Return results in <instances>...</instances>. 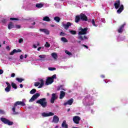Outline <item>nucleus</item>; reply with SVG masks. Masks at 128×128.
I'll return each mask as SVG.
<instances>
[{
    "label": "nucleus",
    "mask_w": 128,
    "mask_h": 128,
    "mask_svg": "<svg viewBox=\"0 0 128 128\" xmlns=\"http://www.w3.org/2000/svg\"><path fill=\"white\" fill-rule=\"evenodd\" d=\"M86 32H88V28H79V32L78 33V34L79 35L78 38L79 40H87L88 37H86V36H84V38L82 37V34H86Z\"/></svg>",
    "instance_id": "obj_1"
},
{
    "label": "nucleus",
    "mask_w": 128,
    "mask_h": 128,
    "mask_svg": "<svg viewBox=\"0 0 128 128\" xmlns=\"http://www.w3.org/2000/svg\"><path fill=\"white\" fill-rule=\"evenodd\" d=\"M18 106H26V104L24 102H20V101H18L15 102L14 104V106L12 108V110L13 112V114H18V112H16V108Z\"/></svg>",
    "instance_id": "obj_2"
},
{
    "label": "nucleus",
    "mask_w": 128,
    "mask_h": 128,
    "mask_svg": "<svg viewBox=\"0 0 128 128\" xmlns=\"http://www.w3.org/2000/svg\"><path fill=\"white\" fill-rule=\"evenodd\" d=\"M88 20V17L86 16V14H81L80 16H76L75 22H80V20Z\"/></svg>",
    "instance_id": "obj_3"
},
{
    "label": "nucleus",
    "mask_w": 128,
    "mask_h": 128,
    "mask_svg": "<svg viewBox=\"0 0 128 128\" xmlns=\"http://www.w3.org/2000/svg\"><path fill=\"white\" fill-rule=\"evenodd\" d=\"M56 78V75L54 74L52 77L48 78L45 83L46 86H48L52 84L54 82V80Z\"/></svg>",
    "instance_id": "obj_4"
},
{
    "label": "nucleus",
    "mask_w": 128,
    "mask_h": 128,
    "mask_svg": "<svg viewBox=\"0 0 128 128\" xmlns=\"http://www.w3.org/2000/svg\"><path fill=\"white\" fill-rule=\"evenodd\" d=\"M44 85V81L43 79H40L38 82H36L34 84L35 86H38V88H42Z\"/></svg>",
    "instance_id": "obj_5"
},
{
    "label": "nucleus",
    "mask_w": 128,
    "mask_h": 128,
    "mask_svg": "<svg viewBox=\"0 0 128 128\" xmlns=\"http://www.w3.org/2000/svg\"><path fill=\"white\" fill-rule=\"evenodd\" d=\"M36 104H40L42 108H46V98H43L37 100Z\"/></svg>",
    "instance_id": "obj_6"
},
{
    "label": "nucleus",
    "mask_w": 128,
    "mask_h": 128,
    "mask_svg": "<svg viewBox=\"0 0 128 128\" xmlns=\"http://www.w3.org/2000/svg\"><path fill=\"white\" fill-rule=\"evenodd\" d=\"M0 120L6 124H8V126H12L14 124V122H10L6 118H1Z\"/></svg>",
    "instance_id": "obj_7"
},
{
    "label": "nucleus",
    "mask_w": 128,
    "mask_h": 128,
    "mask_svg": "<svg viewBox=\"0 0 128 128\" xmlns=\"http://www.w3.org/2000/svg\"><path fill=\"white\" fill-rule=\"evenodd\" d=\"M40 96V94L36 93L35 94H34L32 98L29 100V102H32L34 100H36Z\"/></svg>",
    "instance_id": "obj_8"
},
{
    "label": "nucleus",
    "mask_w": 128,
    "mask_h": 128,
    "mask_svg": "<svg viewBox=\"0 0 128 128\" xmlns=\"http://www.w3.org/2000/svg\"><path fill=\"white\" fill-rule=\"evenodd\" d=\"M42 116L44 118H46V116H54V114L52 112H49L48 113L43 112L42 114Z\"/></svg>",
    "instance_id": "obj_9"
},
{
    "label": "nucleus",
    "mask_w": 128,
    "mask_h": 128,
    "mask_svg": "<svg viewBox=\"0 0 128 128\" xmlns=\"http://www.w3.org/2000/svg\"><path fill=\"white\" fill-rule=\"evenodd\" d=\"M58 98V95L56 94H52V98L50 99V102L51 104H54V100Z\"/></svg>",
    "instance_id": "obj_10"
},
{
    "label": "nucleus",
    "mask_w": 128,
    "mask_h": 128,
    "mask_svg": "<svg viewBox=\"0 0 128 128\" xmlns=\"http://www.w3.org/2000/svg\"><path fill=\"white\" fill-rule=\"evenodd\" d=\"M73 120L75 124H80V117L78 116H75L73 118Z\"/></svg>",
    "instance_id": "obj_11"
},
{
    "label": "nucleus",
    "mask_w": 128,
    "mask_h": 128,
    "mask_svg": "<svg viewBox=\"0 0 128 128\" xmlns=\"http://www.w3.org/2000/svg\"><path fill=\"white\" fill-rule=\"evenodd\" d=\"M6 84H7V86L5 88V92H10L12 86L8 82H6Z\"/></svg>",
    "instance_id": "obj_12"
},
{
    "label": "nucleus",
    "mask_w": 128,
    "mask_h": 128,
    "mask_svg": "<svg viewBox=\"0 0 128 128\" xmlns=\"http://www.w3.org/2000/svg\"><path fill=\"white\" fill-rule=\"evenodd\" d=\"M38 60H40L41 62H44V60H46V55L41 54L38 56Z\"/></svg>",
    "instance_id": "obj_13"
},
{
    "label": "nucleus",
    "mask_w": 128,
    "mask_h": 128,
    "mask_svg": "<svg viewBox=\"0 0 128 128\" xmlns=\"http://www.w3.org/2000/svg\"><path fill=\"white\" fill-rule=\"evenodd\" d=\"M73 102H74V100L72 98H71L68 100L66 102H64V106H67V104H68L69 106H72Z\"/></svg>",
    "instance_id": "obj_14"
},
{
    "label": "nucleus",
    "mask_w": 128,
    "mask_h": 128,
    "mask_svg": "<svg viewBox=\"0 0 128 128\" xmlns=\"http://www.w3.org/2000/svg\"><path fill=\"white\" fill-rule=\"evenodd\" d=\"M60 122V118L56 116H54L53 117L52 122L54 124H58Z\"/></svg>",
    "instance_id": "obj_15"
},
{
    "label": "nucleus",
    "mask_w": 128,
    "mask_h": 128,
    "mask_svg": "<svg viewBox=\"0 0 128 128\" xmlns=\"http://www.w3.org/2000/svg\"><path fill=\"white\" fill-rule=\"evenodd\" d=\"M62 24L65 30H68V28L72 26V24L70 22H67L66 24H64V22H62Z\"/></svg>",
    "instance_id": "obj_16"
},
{
    "label": "nucleus",
    "mask_w": 128,
    "mask_h": 128,
    "mask_svg": "<svg viewBox=\"0 0 128 128\" xmlns=\"http://www.w3.org/2000/svg\"><path fill=\"white\" fill-rule=\"evenodd\" d=\"M16 52H22V50L18 49V50H16L14 49L12 52H10V56H14V54H16Z\"/></svg>",
    "instance_id": "obj_17"
},
{
    "label": "nucleus",
    "mask_w": 128,
    "mask_h": 128,
    "mask_svg": "<svg viewBox=\"0 0 128 128\" xmlns=\"http://www.w3.org/2000/svg\"><path fill=\"white\" fill-rule=\"evenodd\" d=\"M40 31L45 33L46 34H50V30L46 28L40 29Z\"/></svg>",
    "instance_id": "obj_18"
},
{
    "label": "nucleus",
    "mask_w": 128,
    "mask_h": 128,
    "mask_svg": "<svg viewBox=\"0 0 128 128\" xmlns=\"http://www.w3.org/2000/svg\"><path fill=\"white\" fill-rule=\"evenodd\" d=\"M65 96H66V92H64V91H60V99L62 100V98H64Z\"/></svg>",
    "instance_id": "obj_19"
},
{
    "label": "nucleus",
    "mask_w": 128,
    "mask_h": 128,
    "mask_svg": "<svg viewBox=\"0 0 128 128\" xmlns=\"http://www.w3.org/2000/svg\"><path fill=\"white\" fill-rule=\"evenodd\" d=\"M120 0H118L114 3V6L116 8H120Z\"/></svg>",
    "instance_id": "obj_20"
},
{
    "label": "nucleus",
    "mask_w": 128,
    "mask_h": 128,
    "mask_svg": "<svg viewBox=\"0 0 128 128\" xmlns=\"http://www.w3.org/2000/svg\"><path fill=\"white\" fill-rule=\"evenodd\" d=\"M122 10H124V5H120V8L117 10V12L118 14H120Z\"/></svg>",
    "instance_id": "obj_21"
},
{
    "label": "nucleus",
    "mask_w": 128,
    "mask_h": 128,
    "mask_svg": "<svg viewBox=\"0 0 128 128\" xmlns=\"http://www.w3.org/2000/svg\"><path fill=\"white\" fill-rule=\"evenodd\" d=\"M62 126L63 128H68V124H66V120L63 121Z\"/></svg>",
    "instance_id": "obj_22"
},
{
    "label": "nucleus",
    "mask_w": 128,
    "mask_h": 128,
    "mask_svg": "<svg viewBox=\"0 0 128 128\" xmlns=\"http://www.w3.org/2000/svg\"><path fill=\"white\" fill-rule=\"evenodd\" d=\"M14 28V24L10 22L8 25V30H12V28Z\"/></svg>",
    "instance_id": "obj_23"
},
{
    "label": "nucleus",
    "mask_w": 128,
    "mask_h": 128,
    "mask_svg": "<svg viewBox=\"0 0 128 128\" xmlns=\"http://www.w3.org/2000/svg\"><path fill=\"white\" fill-rule=\"evenodd\" d=\"M42 20H44V22H50V18L48 16L44 17Z\"/></svg>",
    "instance_id": "obj_24"
},
{
    "label": "nucleus",
    "mask_w": 128,
    "mask_h": 128,
    "mask_svg": "<svg viewBox=\"0 0 128 128\" xmlns=\"http://www.w3.org/2000/svg\"><path fill=\"white\" fill-rule=\"evenodd\" d=\"M124 24L123 25H122L120 28H119V29L118 30V32L120 34L121 32H122V29L124 28Z\"/></svg>",
    "instance_id": "obj_25"
},
{
    "label": "nucleus",
    "mask_w": 128,
    "mask_h": 128,
    "mask_svg": "<svg viewBox=\"0 0 128 128\" xmlns=\"http://www.w3.org/2000/svg\"><path fill=\"white\" fill-rule=\"evenodd\" d=\"M52 56L54 60H56V58H58V54L56 52L52 53Z\"/></svg>",
    "instance_id": "obj_26"
},
{
    "label": "nucleus",
    "mask_w": 128,
    "mask_h": 128,
    "mask_svg": "<svg viewBox=\"0 0 128 128\" xmlns=\"http://www.w3.org/2000/svg\"><path fill=\"white\" fill-rule=\"evenodd\" d=\"M44 6V4H36V7L38 8H40Z\"/></svg>",
    "instance_id": "obj_27"
},
{
    "label": "nucleus",
    "mask_w": 128,
    "mask_h": 128,
    "mask_svg": "<svg viewBox=\"0 0 128 128\" xmlns=\"http://www.w3.org/2000/svg\"><path fill=\"white\" fill-rule=\"evenodd\" d=\"M91 22H92V26H98V24H95L94 20L92 19L91 20Z\"/></svg>",
    "instance_id": "obj_28"
},
{
    "label": "nucleus",
    "mask_w": 128,
    "mask_h": 128,
    "mask_svg": "<svg viewBox=\"0 0 128 128\" xmlns=\"http://www.w3.org/2000/svg\"><path fill=\"white\" fill-rule=\"evenodd\" d=\"M62 42H68V40L66 39V38L62 37L61 38Z\"/></svg>",
    "instance_id": "obj_29"
},
{
    "label": "nucleus",
    "mask_w": 128,
    "mask_h": 128,
    "mask_svg": "<svg viewBox=\"0 0 128 128\" xmlns=\"http://www.w3.org/2000/svg\"><path fill=\"white\" fill-rule=\"evenodd\" d=\"M54 20L56 22H60V18L58 16L55 17Z\"/></svg>",
    "instance_id": "obj_30"
},
{
    "label": "nucleus",
    "mask_w": 128,
    "mask_h": 128,
    "mask_svg": "<svg viewBox=\"0 0 128 128\" xmlns=\"http://www.w3.org/2000/svg\"><path fill=\"white\" fill-rule=\"evenodd\" d=\"M12 86L14 88H15V90H16V88H18V87H16V84L14 82H12Z\"/></svg>",
    "instance_id": "obj_31"
},
{
    "label": "nucleus",
    "mask_w": 128,
    "mask_h": 128,
    "mask_svg": "<svg viewBox=\"0 0 128 128\" xmlns=\"http://www.w3.org/2000/svg\"><path fill=\"white\" fill-rule=\"evenodd\" d=\"M36 92V89H32L31 91H30V94H34Z\"/></svg>",
    "instance_id": "obj_32"
},
{
    "label": "nucleus",
    "mask_w": 128,
    "mask_h": 128,
    "mask_svg": "<svg viewBox=\"0 0 128 128\" xmlns=\"http://www.w3.org/2000/svg\"><path fill=\"white\" fill-rule=\"evenodd\" d=\"M16 80H18V82H22L24 81V79L20 78H16Z\"/></svg>",
    "instance_id": "obj_33"
},
{
    "label": "nucleus",
    "mask_w": 128,
    "mask_h": 128,
    "mask_svg": "<svg viewBox=\"0 0 128 128\" xmlns=\"http://www.w3.org/2000/svg\"><path fill=\"white\" fill-rule=\"evenodd\" d=\"M44 46H46V48H50V44L48 42H46Z\"/></svg>",
    "instance_id": "obj_34"
},
{
    "label": "nucleus",
    "mask_w": 128,
    "mask_h": 128,
    "mask_svg": "<svg viewBox=\"0 0 128 128\" xmlns=\"http://www.w3.org/2000/svg\"><path fill=\"white\" fill-rule=\"evenodd\" d=\"M70 32L72 34H76V32L74 31V30H70Z\"/></svg>",
    "instance_id": "obj_35"
},
{
    "label": "nucleus",
    "mask_w": 128,
    "mask_h": 128,
    "mask_svg": "<svg viewBox=\"0 0 128 128\" xmlns=\"http://www.w3.org/2000/svg\"><path fill=\"white\" fill-rule=\"evenodd\" d=\"M65 52L66 54H68V56H72V53L67 50H65Z\"/></svg>",
    "instance_id": "obj_36"
},
{
    "label": "nucleus",
    "mask_w": 128,
    "mask_h": 128,
    "mask_svg": "<svg viewBox=\"0 0 128 128\" xmlns=\"http://www.w3.org/2000/svg\"><path fill=\"white\" fill-rule=\"evenodd\" d=\"M18 42L19 44H22V42H24V39L22 38L19 39Z\"/></svg>",
    "instance_id": "obj_37"
},
{
    "label": "nucleus",
    "mask_w": 128,
    "mask_h": 128,
    "mask_svg": "<svg viewBox=\"0 0 128 128\" xmlns=\"http://www.w3.org/2000/svg\"><path fill=\"white\" fill-rule=\"evenodd\" d=\"M49 70H56L55 68H48Z\"/></svg>",
    "instance_id": "obj_38"
},
{
    "label": "nucleus",
    "mask_w": 128,
    "mask_h": 128,
    "mask_svg": "<svg viewBox=\"0 0 128 128\" xmlns=\"http://www.w3.org/2000/svg\"><path fill=\"white\" fill-rule=\"evenodd\" d=\"M10 20H18V19L16 18H10Z\"/></svg>",
    "instance_id": "obj_39"
},
{
    "label": "nucleus",
    "mask_w": 128,
    "mask_h": 128,
    "mask_svg": "<svg viewBox=\"0 0 128 128\" xmlns=\"http://www.w3.org/2000/svg\"><path fill=\"white\" fill-rule=\"evenodd\" d=\"M4 74V70H0V74Z\"/></svg>",
    "instance_id": "obj_40"
},
{
    "label": "nucleus",
    "mask_w": 128,
    "mask_h": 128,
    "mask_svg": "<svg viewBox=\"0 0 128 128\" xmlns=\"http://www.w3.org/2000/svg\"><path fill=\"white\" fill-rule=\"evenodd\" d=\"M16 76V74H14V73H12V74H11V77L12 78H14V76Z\"/></svg>",
    "instance_id": "obj_41"
},
{
    "label": "nucleus",
    "mask_w": 128,
    "mask_h": 128,
    "mask_svg": "<svg viewBox=\"0 0 128 128\" xmlns=\"http://www.w3.org/2000/svg\"><path fill=\"white\" fill-rule=\"evenodd\" d=\"M32 48H38V46H36V44H34Z\"/></svg>",
    "instance_id": "obj_42"
},
{
    "label": "nucleus",
    "mask_w": 128,
    "mask_h": 128,
    "mask_svg": "<svg viewBox=\"0 0 128 128\" xmlns=\"http://www.w3.org/2000/svg\"><path fill=\"white\" fill-rule=\"evenodd\" d=\"M16 28H20V26L17 25V26H16Z\"/></svg>",
    "instance_id": "obj_43"
},
{
    "label": "nucleus",
    "mask_w": 128,
    "mask_h": 128,
    "mask_svg": "<svg viewBox=\"0 0 128 128\" xmlns=\"http://www.w3.org/2000/svg\"><path fill=\"white\" fill-rule=\"evenodd\" d=\"M42 47H39L37 50H38V52H40V50H42Z\"/></svg>",
    "instance_id": "obj_44"
},
{
    "label": "nucleus",
    "mask_w": 128,
    "mask_h": 128,
    "mask_svg": "<svg viewBox=\"0 0 128 128\" xmlns=\"http://www.w3.org/2000/svg\"><path fill=\"white\" fill-rule=\"evenodd\" d=\"M24 58V56L22 55L20 56V59L22 60Z\"/></svg>",
    "instance_id": "obj_45"
},
{
    "label": "nucleus",
    "mask_w": 128,
    "mask_h": 128,
    "mask_svg": "<svg viewBox=\"0 0 128 128\" xmlns=\"http://www.w3.org/2000/svg\"><path fill=\"white\" fill-rule=\"evenodd\" d=\"M0 114H4V112L2 110H0Z\"/></svg>",
    "instance_id": "obj_46"
},
{
    "label": "nucleus",
    "mask_w": 128,
    "mask_h": 128,
    "mask_svg": "<svg viewBox=\"0 0 128 128\" xmlns=\"http://www.w3.org/2000/svg\"><path fill=\"white\" fill-rule=\"evenodd\" d=\"M20 88H24V86L22 85V84H20Z\"/></svg>",
    "instance_id": "obj_47"
},
{
    "label": "nucleus",
    "mask_w": 128,
    "mask_h": 128,
    "mask_svg": "<svg viewBox=\"0 0 128 128\" xmlns=\"http://www.w3.org/2000/svg\"><path fill=\"white\" fill-rule=\"evenodd\" d=\"M22 102H26V99H23Z\"/></svg>",
    "instance_id": "obj_48"
},
{
    "label": "nucleus",
    "mask_w": 128,
    "mask_h": 128,
    "mask_svg": "<svg viewBox=\"0 0 128 128\" xmlns=\"http://www.w3.org/2000/svg\"><path fill=\"white\" fill-rule=\"evenodd\" d=\"M83 46H84L85 48H88V46H86V45H83Z\"/></svg>",
    "instance_id": "obj_49"
},
{
    "label": "nucleus",
    "mask_w": 128,
    "mask_h": 128,
    "mask_svg": "<svg viewBox=\"0 0 128 128\" xmlns=\"http://www.w3.org/2000/svg\"><path fill=\"white\" fill-rule=\"evenodd\" d=\"M28 58V55L26 54L24 56V58Z\"/></svg>",
    "instance_id": "obj_50"
},
{
    "label": "nucleus",
    "mask_w": 128,
    "mask_h": 128,
    "mask_svg": "<svg viewBox=\"0 0 128 128\" xmlns=\"http://www.w3.org/2000/svg\"><path fill=\"white\" fill-rule=\"evenodd\" d=\"M50 26H52V28H54V24H51V25H50Z\"/></svg>",
    "instance_id": "obj_51"
},
{
    "label": "nucleus",
    "mask_w": 128,
    "mask_h": 128,
    "mask_svg": "<svg viewBox=\"0 0 128 128\" xmlns=\"http://www.w3.org/2000/svg\"><path fill=\"white\" fill-rule=\"evenodd\" d=\"M47 96H50V93H47Z\"/></svg>",
    "instance_id": "obj_52"
},
{
    "label": "nucleus",
    "mask_w": 128,
    "mask_h": 128,
    "mask_svg": "<svg viewBox=\"0 0 128 128\" xmlns=\"http://www.w3.org/2000/svg\"><path fill=\"white\" fill-rule=\"evenodd\" d=\"M6 49H7V50H10V46H7V47H6Z\"/></svg>",
    "instance_id": "obj_53"
},
{
    "label": "nucleus",
    "mask_w": 128,
    "mask_h": 128,
    "mask_svg": "<svg viewBox=\"0 0 128 128\" xmlns=\"http://www.w3.org/2000/svg\"><path fill=\"white\" fill-rule=\"evenodd\" d=\"M37 46H40V42H38V43H37Z\"/></svg>",
    "instance_id": "obj_54"
},
{
    "label": "nucleus",
    "mask_w": 128,
    "mask_h": 128,
    "mask_svg": "<svg viewBox=\"0 0 128 128\" xmlns=\"http://www.w3.org/2000/svg\"><path fill=\"white\" fill-rule=\"evenodd\" d=\"M55 128H58V126H55Z\"/></svg>",
    "instance_id": "obj_55"
},
{
    "label": "nucleus",
    "mask_w": 128,
    "mask_h": 128,
    "mask_svg": "<svg viewBox=\"0 0 128 128\" xmlns=\"http://www.w3.org/2000/svg\"><path fill=\"white\" fill-rule=\"evenodd\" d=\"M8 60H12V58H8Z\"/></svg>",
    "instance_id": "obj_56"
},
{
    "label": "nucleus",
    "mask_w": 128,
    "mask_h": 128,
    "mask_svg": "<svg viewBox=\"0 0 128 128\" xmlns=\"http://www.w3.org/2000/svg\"><path fill=\"white\" fill-rule=\"evenodd\" d=\"M62 32H61L60 34V36H62Z\"/></svg>",
    "instance_id": "obj_57"
},
{
    "label": "nucleus",
    "mask_w": 128,
    "mask_h": 128,
    "mask_svg": "<svg viewBox=\"0 0 128 128\" xmlns=\"http://www.w3.org/2000/svg\"><path fill=\"white\" fill-rule=\"evenodd\" d=\"M101 76H102V78H104V75H102Z\"/></svg>",
    "instance_id": "obj_58"
},
{
    "label": "nucleus",
    "mask_w": 128,
    "mask_h": 128,
    "mask_svg": "<svg viewBox=\"0 0 128 128\" xmlns=\"http://www.w3.org/2000/svg\"><path fill=\"white\" fill-rule=\"evenodd\" d=\"M102 22H104V23H105V22H106V20H104L102 21Z\"/></svg>",
    "instance_id": "obj_59"
},
{
    "label": "nucleus",
    "mask_w": 128,
    "mask_h": 128,
    "mask_svg": "<svg viewBox=\"0 0 128 128\" xmlns=\"http://www.w3.org/2000/svg\"><path fill=\"white\" fill-rule=\"evenodd\" d=\"M70 110V108H68V112H69Z\"/></svg>",
    "instance_id": "obj_60"
},
{
    "label": "nucleus",
    "mask_w": 128,
    "mask_h": 128,
    "mask_svg": "<svg viewBox=\"0 0 128 128\" xmlns=\"http://www.w3.org/2000/svg\"><path fill=\"white\" fill-rule=\"evenodd\" d=\"M33 24H34V25L36 24V22H34Z\"/></svg>",
    "instance_id": "obj_61"
},
{
    "label": "nucleus",
    "mask_w": 128,
    "mask_h": 128,
    "mask_svg": "<svg viewBox=\"0 0 128 128\" xmlns=\"http://www.w3.org/2000/svg\"><path fill=\"white\" fill-rule=\"evenodd\" d=\"M78 42L80 43V41H78Z\"/></svg>",
    "instance_id": "obj_62"
},
{
    "label": "nucleus",
    "mask_w": 128,
    "mask_h": 128,
    "mask_svg": "<svg viewBox=\"0 0 128 128\" xmlns=\"http://www.w3.org/2000/svg\"><path fill=\"white\" fill-rule=\"evenodd\" d=\"M2 47V45L0 44V48H1Z\"/></svg>",
    "instance_id": "obj_63"
},
{
    "label": "nucleus",
    "mask_w": 128,
    "mask_h": 128,
    "mask_svg": "<svg viewBox=\"0 0 128 128\" xmlns=\"http://www.w3.org/2000/svg\"><path fill=\"white\" fill-rule=\"evenodd\" d=\"M64 90L66 91V90Z\"/></svg>",
    "instance_id": "obj_64"
}]
</instances>
